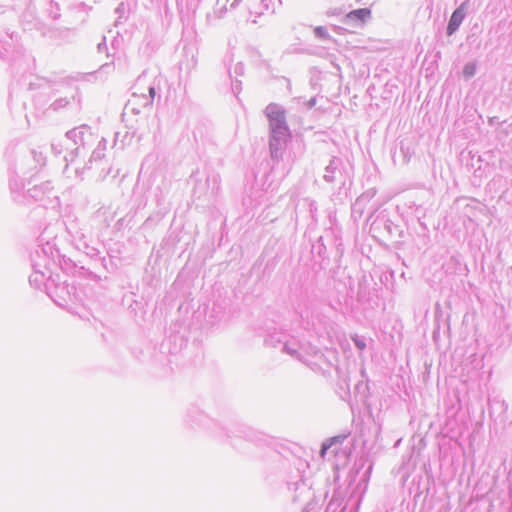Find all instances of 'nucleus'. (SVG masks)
Here are the masks:
<instances>
[{
    "mask_svg": "<svg viewBox=\"0 0 512 512\" xmlns=\"http://www.w3.org/2000/svg\"><path fill=\"white\" fill-rule=\"evenodd\" d=\"M464 17H465V9H464V5L462 4L459 8H457L453 12V14L450 18L448 28H447L449 35L453 34L458 29V27L462 23Z\"/></svg>",
    "mask_w": 512,
    "mask_h": 512,
    "instance_id": "obj_1",
    "label": "nucleus"
},
{
    "mask_svg": "<svg viewBox=\"0 0 512 512\" xmlns=\"http://www.w3.org/2000/svg\"><path fill=\"white\" fill-rule=\"evenodd\" d=\"M370 14H371V11L367 8H361V9H357V10H353L351 12H349L347 14V17L352 19V18H357L361 21H365L367 18L370 17Z\"/></svg>",
    "mask_w": 512,
    "mask_h": 512,
    "instance_id": "obj_2",
    "label": "nucleus"
},
{
    "mask_svg": "<svg viewBox=\"0 0 512 512\" xmlns=\"http://www.w3.org/2000/svg\"><path fill=\"white\" fill-rule=\"evenodd\" d=\"M475 71H476V65L474 63H468L465 67H464V75L466 77H471L475 74Z\"/></svg>",
    "mask_w": 512,
    "mask_h": 512,
    "instance_id": "obj_3",
    "label": "nucleus"
},
{
    "mask_svg": "<svg viewBox=\"0 0 512 512\" xmlns=\"http://www.w3.org/2000/svg\"><path fill=\"white\" fill-rule=\"evenodd\" d=\"M330 445H331V444H329V443H324V444L322 445V449H321V452H320L321 457H324V456H325L326 451L328 450V448L330 447Z\"/></svg>",
    "mask_w": 512,
    "mask_h": 512,
    "instance_id": "obj_4",
    "label": "nucleus"
},
{
    "mask_svg": "<svg viewBox=\"0 0 512 512\" xmlns=\"http://www.w3.org/2000/svg\"><path fill=\"white\" fill-rule=\"evenodd\" d=\"M149 94H150L151 98H154V97H155V89H154V87H151V88L149 89Z\"/></svg>",
    "mask_w": 512,
    "mask_h": 512,
    "instance_id": "obj_5",
    "label": "nucleus"
},
{
    "mask_svg": "<svg viewBox=\"0 0 512 512\" xmlns=\"http://www.w3.org/2000/svg\"><path fill=\"white\" fill-rule=\"evenodd\" d=\"M357 346L360 348V349H363L365 347L364 343H360V342H357Z\"/></svg>",
    "mask_w": 512,
    "mask_h": 512,
    "instance_id": "obj_6",
    "label": "nucleus"
}]
</instances>
